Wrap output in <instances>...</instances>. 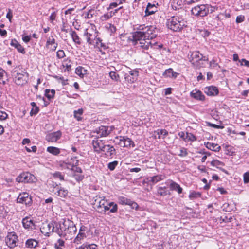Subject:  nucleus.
Returning a JSON list of instances; mask_svg holds the SVG:
<instances>
[{
    "label": "nucleus",
    "mask_w": 249,
    "mask_h": 249,
    "mask_svg": "<svg viewBox=\"0 0 249 249\" xmlns=\"http://www.w3.org/2000/svg\"><path fill=\"white\" fill-rule=\"evenodd\" d=\"M77 230L75 225L70 220H64L63 222L44 223L40 227L41 232L45 236L49 237L54 232L65 240L73 239Z\"/></svg>",
    "instance_id": "obj_1"
},
{
    "label": "nucleus",
    "mask_w": 249,
    "mask_h": 249,
    "mask_svg": "<svg viewBox=\"0 0 249 249\" xmlns=\"http://www.w3.org/2000/svg\"><path fill=\"white\" fill-rule=\"evenodd\" d=\"M156 27L150 26L146 30V31H137L134 33L133 35V41L134 43L144 41V39H151L152 40L156 38V34L155 30Z\"/></svg>",
    "instance_id": "obj_2"
},
{
    "label": "nucleus",
    "mask_w": 249,
    "mask_h": 249,
    "mask_svg": "<svg viewBox=\"0 0 249 249\" xmlns=\"http://www.w3.org/2000/svg\"><path fill=\"white\" fill-rule=\"evenodd\" d=\"M167 27L174 32L180 31L186 26V21L182 17L177 16L172 17L167 20Z\"/></svg>",
    "instance_id": "obj_3"
},
{
    "label": "nucleus",
    "mask_w": 249,
    "mask_h": 249,
    "mask_svg": "<svg viewBox=\"0 0 249 249\" xmlns=\"http://www.w3.org/2000/svg\"><path fill=\"white\" fill-rule=\"evenodd\" d=\"M14 82L18 86L25 85L28 80L29 74L25 70L20 71H15L12 74Z\"/></svg>",
    "instance_id": "obj_4"
},
{
    "label": "nucleus",
    "mask_w": 249,
    "mask_h": 249,
    "mask_svg": "<svg viewBox=\"0 0 249 249\" xmlns=\"http://www.w3.org/2000/svg\"><path fill=\"white\" fill-rule=\"evenodd\" d=\"M210 8L212 7L208 4L198 5L192 9L191 12L195 16L203 17L209 13Z\"/></svg>",
    "instance_id": "obj_5"
},
{
    "label": "nucleus",
    "mask_w": 249,
    "mask_h": 249,
    "mask_svg": "<svg viewBox=\"0 0 249 249\" xmlns=\"http://www.w3.org/2000/svg\"><path fill=\"white\" fill-rule=\"evenodd\" d=\"M89 230L88 227L84 225H81L78 234L73 239L72 243L76 245L81 244L87 237L86 233L89 232Z\"/></svg>",
    "instance_id": "obj_6"
},
{
    "label": "nucleus",
    "mask_w": 249,
    "mask_h": 249,
    "mask_svg": "<svg viewBox=\"0 0 249 249\" xmlns=\"http://www.w3.org/2000/svg\"><path fill=\"white\" fill-rule=\"evenodd\" d=\"M18 236L14 232H10L5 238V242L7 246L10 248H14L18 245Z\"/></svg>",
    "instance_id": "obj_7"
},
{
    "label": "nucleus",
    "mask_w": 249,
    "mask_h": 249,
    "mask_svg": "<svg viewBox=\"0 0 249 249\" xmlns=\"http://www.w3.org/2000/svg\"><path fill=\"white\" fill-rule=\"evenodd\" d=\"M35 177L29 172L23 173L18 176L16 180L18 182L29 183L34 182Z\"/></svg>",
    "instance_id": "obj_8"
},
{
    "label": "nucleus",
    "mask_w": 249,
    "mask_h": 249,
    "mask_svg": "<svg viewBox=\"0 0 249 249\" xmlns=\"http://www.w3.org/2000/svg\"><path fill=\"white\" fill-rule=\"evenodd\" d=\"M134 45H136L137 47H140L145 49H148L149 47L151 48H155L156 45V41L154 39L151 40V39H148L147 38L144 39V41L138 42L135 43Z\"/></svg>",
    "instance_id": "obj_9"
},
{
    "label": "nucleus",
    "mask_w": 249,
    "mask_h": 249,
    "mask_svg": "<svg viewBox=\"0 0 249 249\" xmlns=\"http://www.w3.org/2000/svg\"><path fill=\"white\" fill-rule=\"evenodd\" d=\"M114 129L113 126H101L96 130L98 137H106L108 136Z\"/></svg>",
    "instance_id": "obj_10"
},
{
    "label": "nucleus",
    "mask_w": 249,
    "mask_h": 249,
    "mask_svg": "<svg viewBox=\"0 0 249 249\" xmlns=\"http://www.w3.org/2000/svg\"><path fill=\"white\" fill-rule=\"evenodd\" d=\"M118 203L121 205H126L131 206L132 209H137L138 205L137 203L132 201L124 196H121L118 197Z\"/></svg>",
    "instance_id": "obj_11"
},
{
    "label": "nucleus",
    "mask_w": 249,
    "mask_h": 249,
    "mask_svg": "<svg viewBox=\"0 0 249 249\" xmlns=\"http://www.w3.org/2000/svg\"><path fill=\"white\" fill-rule=\"evenodd\" d=\"M17 202L30 206L32 202L31 197L28 193L20 194L17 198Z\"/></svg>",
    "instance_id": "obj_12"
},
{
    "label": "nucleus",
    "mask_w": 249,
    "mask_h": 249,
    "mask_svg": "<svg viewBox=\"0 0 249 249\" xmlns=\"http://www.w3.org/2000/svg\"><path fill=\"white\" fill-rule=\"evenodd\" d=\"M92 144L95 151L100 153L103 148H105V143L102 140H100L99 138H96L93 140L92 142Z\"/></svg>",
    "instance_id": "obj_13"
},
{
    "label": "nucleus",
    "mask_w": 249,
    "mask_h": 249,
    "mask_svg": "<svg viewBox=\"0 0 249 249\" xmlns=\"http://www.w3.org/2000/svg\"><path fill=\"white\" fill-rule=\"evenodd\" d=\"M139 75V72L137 70H133L129 71V73H125L124 79L128 82L132 83L136 81Z\"/></svg>",
    "instance_id": "obj_14"
},
{
    "label": "nucleus",
    "mask_w": 249,
    "mask_h": 249,
    "mask_svg": "<svg viewBox=\"0 0 249 249\" xmlns=\"http://www.w3.org/2000/svg\"><path fill=\"white\" fill-rule=\"evenodd\" d=\"M57 46L58 43L55 42L53 36H52L47 38L45 46L47 49L50 51L53 52L56 50Z\"/></svg>",
    "instance_id": "obj_15"
},
{
    "label": "nucleus",
    "mask_w": 249,
    "mask_h": 249,
    "mask_svg": "<svg viewBox=\"0 0 249 249\" xmlns=\"http://www.w3.org/2000/svg\"><path fill=\"white\" fill-rule=\"evenodd\" d=\"M62 133L60 131H57L47 135L46 140L49 142H56L61 137Z\"/></svg>",
    "instance_id": "obj_16"
},
{
    "label": "nucleus",
    "mask_w": 249,
    "mask_h": 249,
    "mask_svg": "<svg viewBox=\"0 0 249 249\" xmlns=\"http://www.w3.org/2000/svg\"><path fill=\"white\" fill-rule=\"evenodd\" d=\"M203 56L202 54L200 53L198 51L193 52L190 56L189 58L190 62L193 64H194L195 62H197L203 59Z\"/></svg>",
    "instance_id": "obj_17"
},
{
    "label": "nucleus",
    "mask_w": 249,
    "mask_h": 249,
    "mask_svg": "<svg viewBox=\"0 0 249 249\" xmlns=\"http://www.w3.org/2000/svg\"><path fill=\"white\" fill-rule=\"evenodd\" d=\"M204 92L208 96H215L218 94L219 91L216 87L211 86L205 88Z\"/></svg>",
    "instance_id": "obj_18"
},
{
    "label": "nucleus",
    "mask_w": 249,
    "mask_h": 249,
    "mask_svg": "<svg viewBox=\"0 0 249 249\" xmlns=\"http://www.w3.org/2000/svg\"><path fill=\"white\" fill-rule=\"evenodd\" d=\"M190 95L194 99L200 101H204L205 100V96L202 92L197 89H195L190 93Z\"/></svg>",
    "instance_id": "obj_19"
},
{
    "label": "nucleus",
    "mask_w": 249,
    "mask_h": 249,
    "mask_svg": "<svg viewBox=\"0 0 249 249\" xmlns=\"http://www.w3.org/2000/svg\"><path fill=\"white\" fill-rule=\"evenodd\" d=\"M22 223L24 228L27 229H33L34 223L32 219L29 217H26L22 219Z\"/></svg>",
    "instance_id": "obj_20"
},
{
    "label": "nucleus",
    "mask_w": 249,
    "mask_h": 249,
    "mask_svg": "<svg viewBox=\"0 0 249 249\" xmlns=\"http://www.w3.org/2000/svg\"><path fill=\"white\" fill-rule=\"evenodd\" d=\"M103 149L102 151L106 152L107 156L111 157L116 154V150L112 145L106 144L105 148Z\"/></svg>",
    "instance_id": "obj_21"
},
{
    "label": "nucleus",
    "mask_w": 249,
    "mask_h": 249,
    "mask_svg": "<svg viewBox=\"0 0 249 249\" xmlns=\"http://www.w3.org/2000/svg\"><path fill=\"white\" fill-rule=\"evenodd\" d=\"M77 163V160H74L73 161L72 164L71 162H70L69 161L66 162L67 168L68 169L74 170L78 173H81L82 170L80 167H76L75 164Z\"/></svg>",
    "instance_id": "obj_22"
},
{
    "label": "nucleus",
    "mask_w": 249,
    "mask_h": 249,
    "mask_svg": "<svg viewBox=\"0 0 249 249\" xmlns=\"http://www.w3.org/2000/svg\"><path fill=\"white\" fill-rule=\"evenodd\" d=\"M105 198L104 197H103ZM95 202H97L98 205L97 206V208L99 209H103L105 208V206L107 204V201L105 200L104 198H101L99 197L98 198L97 196H96Z\"/></svg>",
    "instance_id": "obj_23"
},
{
    "label": "nucleus",
    "mask_w": 249,
    "mask_h": 249,
    "mask_svg": "<svg viewBox=\"0 0 249 249\" xmlns=\"http://www.w3.org/2000/svg\"><path fill=\"white\" fill-rule=\"evenodd\" d=\"M10 45L16 48L19 52L22 54L25 53L24 48L16 39H12L11 41Z\"/></svg>",
    "instance_id": "obj_24"
},
{
    "label": "nucleus",
    "mask_w": 249,
    "mask_h": 249,
    "mask_svg": "<svg viewBox=\"0 0 249 249\" xmlns=\"http://www.w3.org/2000/svg\"><path fill=\"white\" fill-rule=\"evenodd\" d=\"M205 145L208 149L213 151L218 152L221 149V147L217 144L208 142H205Z\"/></svg>",
    "instance_id": "obj_25"
},
{
    "label": "nucleus",
    "mask_w": 249,
    "mask_h": 249,
    "mask_svg": "<svg viewBox=\"0 0 249 249\" xmlns=\"http://www.w3.org/2000/svg\"><path fill=\"white\" fill-rule=\"evenodd\" d=\"M65 240L62 237L58 239L54 244L55 249H65L66 248Z\"/></svg>",
    "instance_id": "obj_26"
},
{
    "label": "nucleus",
    "mask_w": 249,
    "mask_h": 249,
    "mask_svg": "<svg viewBox=\"0 0 249 249\" xmlns=\"http://www.w3.org/2000/svg\"><path fill=\"white\" fill-rule=\"evenodd\" d=\"M157 46H158V47H157V50H159L161 55H166L168 53H169V49L166 47V45H164L163 44H157Z\"/></svg>",
    "instance_id": "obj_27"
},
{
    "label": "nucleus",
    "mask_w": 249,
    "mask_h": 249,
    "mask_svg": "<svg viewBox=\"0 0 249 249\" xmlns=\"http://www.w3.org/2000/svg\"><path fill=\"white\" fill-rule=\"evenodd\" d=\"M170 187L171 190L176 191L178 194H181L182 192V188L179 184L174 181H171Z\"/></svg>",
    "instance_id": "obj_28"
},
{
    "label": "nucleus",
    "mask_w": 249,
    "mask_h": 249,
    "mask_svg": "<svg viewBox=\"0 0 249 249\" xmlns=\"http://www.w3.org/2000/svg\"><path fill=\"white\" fill-rule=\"evenodd\" d=\"M70 35L73 41L76 44L80 45V38L75 31L71 30L70 31Z\"/></svg>",
    "instance_id": "obj_29"
},
{
    "label": "nucleus",
    "mask_w": 249,
    "mask_h": 249,
    "mask_svg": "<svg viewBox=\"0 0 249 249\" xmlns=\"http://www.w3.org/2000/svg\"><path fill=\"white\" fill-rule=\"evenodd\" d=\"M211 164L213 166H215V167H216L217 168H219L222 172H223L226 174H228L227 171L225 169L218 167L219 166H224V164L222 162L220 161L219 160H212L211 162Z\"/></svg>",
    "instance_id": "obj_30"
},
{
    "label": "nucleus",
    "mask_w": 249,
    "mask_h": 249,
    "mask_svg": "<svg viewBox=\"0 0 249 249\" xmlns=\"http://www.w3.org/2000/svg\"><path fill=\"white\" fill-rule=\"evenodd\" d=\"M38 244V242L34 239H29L25 242V246L28 248H35Z\"/></svg>",
    "instance_id": "obj_31"
},
{
    "label": "nucleus",
    "mask_w": 249,
    "mask_h": 249,
    "mask_svg": "<svg viewBox=\"0 0 249 249\" xmlns=\"http://www.w3.org/2000/svg\"><path fill=\"white\" fill-rule=\"evenodd\" d=\"M231 17V13L230 11L226 10L224 12L219 13L216 17V18L218 20H221L224 18H230Z\"/></svg>",
    "instance_id": "obj_32"
},
{
    "label": "nucleus",
    "mask_w": 249,
    "mask_h": 249,
    "mask_svg": "<svg viewBox=\"0 0 249 249\" xmlns=\"http://www.w3.org/2000/svg\"><path fill=\"white\" fill-rule=\"evenodd\" d=\"M47 151L53 155H57L60 153L59 148L53 146H49L47 148Z\"/></svg>",
    "instance_id": "obj_33"
},
{
    "label": "nucleus",
    "mask_w": 249,
    "mask_h": 249,
    "mask_svg": "<svg viewBox=\"0 0 249 249\" xmlns=\"http://www.w3.org/2000/svg\"><path fill=\"white\" fill-rule=\"evenodd\" d=\"M68 194V191L67 189H65L63 188L60 187L57 190V195L63 198H65Z\"/></svg>",
    "instance_id": "obj_34"
},
{
    "label": "nucleus",
    "mask_w": 249,
    "mask_h": 249,
    "mask_svg": "<svg viewBox=\"0 0 249 249\" xmlns=\"http://www.w3.org/2000/svg\"><path fill=\"white\" fill-rule=\"evenodd\" d=\"M163 75L167 77H176V73L173 72V70L171 68H169L165 70L163 73Z\"/></svg>",
    "instance_id": "obj_35"
},
{
    "label": "nucleus",
    "mask_w": 249,
    "mask_h": 249,
    "mask_svg": "<svg viewBox=\"0 0 249 249\" xmlns=\"http://www.w3.org/2000/svg\"><path fill=\"white\" fill-rule=\"evenodd\" d=\"M157 134L158 135V138L164 139L168 134V131L165 129H159L157 131Z\"/></svg>",
    "instance_id": "obj_36"
},
{
    "label": "nucleus",
    "mask_w": 249,
    "mask_h": 249,
    "mask_svg": "<svg viewBox=\"0 0 249 249\" xmlns=\"http://www.w3.org/2000/svg\"><path fill=\"white\" fill-rule=\"evenodd\" d=\"M122 140H124V147H127L132 145V147H134L135 144L134 142L131 140V139L124 137V138H122Z\"/></svg>",
    "instance_id": "obj_37"
},
{
    "label": "nucleus",
    "mask_w": 249,
    "mask_h": 249,
    "mask_svg": "<svg viewBox=\"0 0 249 249\" xmlns=\"http://www.w3.org/2000/svg\"><path fill=\"white\" fill-rule=\"evenodd\" d=\"M155 6V4H151L150 3H148L146 7V9L145 10V16H149L151 14H154L155 11L153 10H150L152 8Z\"/></svg>",
    "instance_id": "obj_38"
},
{
    "label": "nucleus",
    "mask_w": 249,
    "mask_h": 249,
    "mask_svg": "<svg viewBox=\"0 0 249 249\" xmlns=\"http://www.w3.org/2000/svg\"><path fill=\"white\" fill-rule=\"evenodd\" d=\"M84 36H86L87 42L89 44H93L94 38H93V35L92 34L87 32L84 33Z\"/></svg>",
    "instance_id": "obj_39"
},
{
    "label": "nucleus",
    "mask_w": 249,
    "mask_h": 249,
    "mask_svg": "<svg viewBox=\"0 0 249 249\" xmlns=\"http://www.w3.org/2000/svg\"><path fill=\"white\" fill-rule=\"evenodd\" d=\"M55 91L54 89H46L45 90V95L49 99L53 98Z\"/></svg>",
    "instance_id": "obj_40"
},
{
    "label": "nucleus",
    "mask_w": 249,
    "mask_h": 249,
    "mask_svg": "<svg viewBox=\"0 0 249 249\" xmlns=\"http://www.w3.org/2000/svg\"><path fill=\"white\" fill-rule=\"evenodd\" d=\"M83 113V110L82 108L78 109L77 110L74 111V117L78 120L80 121L81 120L82 118L81 116L82 115Z\"/></svg>",
    "instance_id": "obj_41"
},
{
    "label": "nucleus",
    "mask_w": 249,
    "mask_h": 249,
    "mask_svg": "<svg viewBox=\"0 0 249 249\" xmlns=\"http://www.w3.org/2000/svg\"><path fill=\"white\" fill-rule=\"evenodd\" d=\"M106 27L108 31L110 33V35L114 33L116 31V27L111 23H107Z\"/></svg>",
    "instance_id": "obj_42"
},
{
    "label": "nucleus",
    "mask_w": 249,
    "mask_h": 249,
    "mask_svg": "<svg viewBox=\"0 0 249 249\" xmlns=\"http://www.w3.org/2000/svg\"><path fill=\"white\" fill-rule=\"evenodd\" d=\"M86 71L84 69V68L81 66H79L76 68L75 70V73L76 74L79 76H83Z\"/></svg>",
    "instance_id": "obj_43"
},
{
    "label": "nucleus",
    "mask_w": 249,
    "mask_h": 249,
    "mask_svg": "<svg viewBox=\"0 0 249 249\" xmlns=\"http://www.w3.org/2000/svg\"><path fill=\"white\" fill-rule=\"evenodd\" d=\"M201 194L198 192L193 191L189 194V197L190 199L193 200L200 197Z\"/></svg>",
    "instance_id": "obj_44"
},
{
    "label": "nucleus",
    "mask_w": 249,
    "mask_h": 249,
    "mask_svg": "<svg viewBox=\"0 0 249 249\" xmlns=\"http://www.w3.org/2000/svg\"><path fill=\"white\" fill-rule=\"evenodd\" d=\"M109 206H111L110 208V213H115L118 211V206L116 204L113 202H109Z\"/></svg>",
    "instance_id": "obj_45"
},
{
    "label": "nucleus",
    "mask_w": 249,
    "mask_h": 249,
    "mask_svg": "<svg viewBox=\"0 0 249 249\" xmlns=\"http://www.w3.org/2000/svg\"><path fill=\"white\" fill-rule=\"evenodd\" d=\"M166 186L160 187L158 188V193L160 196H165L167 194Z\"/></svg>",
    "instance_id": "obj_46"
},
{
    "label": "nucleus",
    "mask_w": 249,
    "mask_h": 249,
    "mask_svg": "<svg viewBox=\"0 0 249 249\" xmlns=\"http://www.w3.org/2000/svg\"><path fill=\"white\" fill-rule=\"evenodd\" d=\"M196 140V137L192 133H187L186 137V141L194 142Z\"/></svg>",
    "instance_id": "obj_47"
},
{
    "label": "nucleus",
    "mask_w": 249,
    "mask_h": 249,
    "mask_svg": "<svg viewBox=\"0 0 249 249\" xmlns=\"http://www.w3.org/2000/svg\"><path fill=\"white\" fill-rule=\"evenodd\" d=\"M112 17V12H108L102 15L101 18L102 20L105 21L110 19Z\"/></svg>",
    "instance_id": "obj_48"
},
{
    "label": "nucleus",
    "mask_w": 249,
    "mask_h": 249,
    "mask_svg": "<svg viewBox=\"0 0 249 249\" xmlns=\"http://www.w3.org/2000/svg\"><path fill=\"white\" fill-rule=\"evenodd\" d=\"M118 164V162L117 161H114L113 162H109L108 164V168L110 170L113 171L114 170Z\"/></svg>",
    "instance_id": "obj_49"
},
{
    "label": "nucleus",
    "mask_w": 249,
    "mask_h": 249,
    "mask_svg": "<svg viewBox=\"0 0 249 249\" xmlns=\"http://www.w3.org/2000/svg\"><path fill=\"white\" fill-rule=\"evenodd\" d=\"M110 77L114 80L118 81L119 80V75L117 74L115 72L111 71L109 73Z\"/></svg>",
    "instance_id": "obj_50"
},
{
    "label": "nucleus",
    "mask_w": 249,
    "mask_h": 249,
    "mask_svg": "<svg viewBox=\"0 0 249 249\" xmlns=\"http://www.w3.org/2000/svg\"><path fill=\"white\" fill-rule=\"evenodd\" d=\"M94 39H93V43H94V41H96L95 43L96 45H98L99 43H101V46L103 47H105V46L103 43L101 42L102 40L100 38H97L96 33H95L94 35Z\"/></svg>",
    "instance_id": "obj_51"
},
{
    "label": "nucleus",
    "mask_w": 249,
    "mask_h": 249,
    "mask_svg": "<svg viewBox=\"0 0 249 249\" xmlns=\"http://www.w3.org/2000/svg\"><path fill=\"white\" fill-rule=\"evenodd\" d=\"M53 176L55 178H58L60 180H64V176L59 172L54 173Z\"/></svg>",
    "instance_id": "obj_52"
},
{
    "label": "nucleus",
    "mask_w": 249,
    "mask_h": 249,
    "mask_svg": "<svg viewBox=\"0 0 249 249\" xmlns=\"http://www.w3.org/2000/svg\"><path fill=\"white\" fill-rule=\"evenodd\" d=\"M122 138H124V136L116 137L115 138V140L117 141H119V142H118L119 145L120 146L124 147V140H122V139H121Z\"/></svg>",
    "instance_id": "obj_53"
},
{
    "label": "nucleus",
    "mask_w": 249,
    "mask_h": 249,
    "mask_svg": "<svg viewBox=\"0 0 249 249\" xmlns=\"http://www.w3.org/2000/svg\"><path fill=\"white\" fill-rule=\"evenodd\" d=\"M49 186L51 188H53V190H52L53 192H54V189H55L56 190H57L59 187L58 186V184L54 182V181H52L51 183H49Z\"/></svg>",
    "instance_id": "obj_54"
},
{
    "label": "nucleus",
    "mask_w": 249,
    "mask_h": 249,
    "mask_svg": "<svg viewBox=\"0 0 249 249\" xmlns=\"http://www.w3.org/2000/svg\"><path fill=\"white\" fill-rule=\"evenodd\" d=\"M56 56L59 58H62L65 56L64 51L62 50H58L56 53Z\"/></svg>",
    "instance_id": "obj_55"
},
{
    "label": "nucleus",
    "mask_w": 249,
    "mask_h": 249,
    "mask_svg": "<svg viewBox=\"0 0 249 249\" xmlns=\"http://www.w3.org/2000/svg\"><path fill=\"white\" fill-rule=\"evenodd\" d=\"M243 180L245 183L249 182V172H247L244 174Z\"/></svg>",
    "instance_id": "obj_56"
},
{
    "label": "nucleus",
    "mask_w": 249,
    "mask_h": 249,
    "mask_svg": "<svg viewBox=\"0 0 249 249\" xmlns=\"http://www.w3.org/2000/svg\"><path fill=\"white\" fill-rule=\"evenodd\" d=\"M7 117L8 115L5 112L0 110V120H5Z\"/></svg>",
    "instance_id": "obj_57"
},
{
    "label": "nucleus",
    "mask_w": 249,
    "mask_h": 249,
    "mask_svg": "<svg viewBox=\"0 0 249 249\" xmlns=\"http://www.w3.org/2000/svg\"><path fill=\"white\" fill-rule=\"evenodd\" d=\"M5 74V71L4 70H3L2 69H0V83H1V81H2V83L4 84H5V81L4 80H3V76L4 75V74Z\"/></svg>",
    "instance_id": "obj_58"
},
{
    "label": "nucleus",
    "mask_w": 249,
    "mask_h": 249,
    "mask_svg": "<svg viewBox=\"0 0 249 249\" xmlns=\"http://www.w3.org/2000/svg\"><path fill=\"white\" fill-rule=\"evenodd\" d=\"M188 155V153L185 148H182L180 150V153L178 155L181 157H185Z\"/></svg>",
    "instance_id": "obj_59"
},
{
    "label": "nucleus",
    "mask_w": 249,
    "mask_h": 249,
    "mask_svg": "<svg viewBox=\"0 0 249 249\" xmlns=\"http://www.w3.org/2000/svg\"><path fill=\"white\" fill-rule=\"evenodd\" d=\"M245 20V17L243 15H239L236 17V22L237 23H241Z\"/></svg>",
    "instance_id": "obj_60"
},
{
    "label": "nucleus",
    "mask_w": 249,
    "mask_h": 249,
    "mask_svg": "<svg viewBox=\"0 0 249 249\" xmlns=\"http://www.w3.org/2000/svg\"><path fill=\"white\" fill-rule=\"evenodd\" d=\"M39 111V108L38 107H36L34 108H32V109L30 111V115L31 116L36 115Z\"/></svg>",
    "instance_id": "obj_61"
},
{
    "label": "nucleus",
    "mask_w": 249,
    "mask_h": 249,
    "mask_svg": "<svg viewBox=\"0 0 249 249\" xmlns=\"http://www.w3.org/2000/svg\"><path fill=\"white\" fill-rule=\"evenodd\" d=\"M111 208V206H109V202H107V205L105 206V208L103 209H102L100 212L101 213H105L107 211H110V208Z\"/></svg>",
    "instance_id": "obj_62"
},
{
    "label": "nucleus",
    "mask_w": 249,
    "mask_h": 249,
    "mask_svg": "<svg viewBox=\"0 0 249 249\" xmlns=\"http://www.w3.org/2000/svg\"><path fill=\"white\" fill-rule=\"evenodd\" d=\"M241 62V65H244L247 67H249V61L245 59H242L241 60H239Z\"/></svg>",
    "instance_id": "obj_63"
},
{
    "label": "nucleus",
    "mask_w": 249,
    "mask_h": 249,
    "mask_svg": "<svg viewBox=\"0 0 249 249\" xmlns=\"http://www.w3.org/2000/svg\"><path fill=\"white\" fill-rule=\"evenodd\" d=\"M79 249H90L89 244L86 243L83 244L78 247Z\"/></svg>",
    "instance_id": "obj_64"
}]
</instances>
